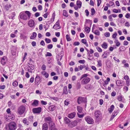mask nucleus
<instances>
[{
    "label": "nucleus",
    "instance_id": "obj_12",
    "mask_svg": "<svg viewBox=\"0 0 130 130\" xmlns=\"http://www.w3.org/2000/svg\"><path fill=\"white\" fill-rule=\"evenodd\" d=\"M53 28L55 30L59 29L60 28V25L59 20H58L53 27Z\"/></svg>",
    "mask_w": 130,
    "mask_h": 130
},
{
    "label": "nucleus",
    "instance_id": "obj_14",
    "mask_svg": "<svg viewBox=\"0 0 130 130\" xmlns=\"http://www.w3.org/2000/svg\"><path fill=\"white\" fill-rule=\"evenodd\" d=\"M7 61V57L5 56H4L1 59V63L3 65H4L6 63Z\"/></svg>",
    "mask_w": 130,
    "mask_h": 130
},
{
    "label": "nucleus",
    "instance_id": "obj_33",
    "mask_svg": "<svg viewBox=\"0 0 130 130\" xmlns=\"http://www.w3.org/2000/svg\"><path fill=\"white\" fill-rule=\"evenodd\" d=\"M82 108L79 106L77 107V110L78 112L80 113H81L82 111Z\"/></svg>",
    "mask_w": 130,
    "mask_h": 130
},
{
    "label": "nucleus",
    "instance_id": "obj_2",
    "mask_svg": "<svg viewBox=\"0 0 130 130\" xmlns=\"http://www.w3.org/2000/svg\"><path fill=\"white\" fill-rule=\"evenodd\" d=\"M94 116L95 118L96 121L98 122L101 121L102 117V113L99 110L95 111L94 112Z\"/></svg>",
    "mask_w": 130,
    "mask_h": 130
},
{
    "label": "nucleus",
    "instance_id": "obj_59",
    "mask_svg": "<svg viewBox=\"0 0 130 130\" xmlns=\"http://www.w3.org/2000/svg\"><path fill=\"white\" fill-rule=\"evenodd\" d=\"M117 35V34L116 32H115V33L113 34L112 35V38H113L115 39L116 38Z\"/></svg>",
    "mask_w": 130,
    "mask_h": 130
},
{
    "label": "nucleus",
    "instance_id": "obj_54",
    "mask_svg": "<svg viewBox=\"0 0 130 130\" xmlns=\"http://www.w3.org/2000/svg\"><path fill=\"white\" fill-rule=\"evenodd\" d=\"M53 45L52 44H49L47 46V48L48 49H51L52 48Z\"/></svg>",
    "mask_w": 130,
    "mask_h": 130
},
{
    "label": "nucleus",
    "instance_id": "obj_26",
    "mask_svg": "<svg viewBox=\"0 0 130 130\" xmlns=\"http://www.w3.org/2000/svg\"><path fill=\"white\" fill-rule=\"evenodd\" d=\"M37 35V34L36 32H33L32 33V35L30 37V39H33L35 38L36 37Z\"/></svg>",
    "mask_w": 130,
    "mask_h": 130
},
{
    "label": "nucleus",
    "instance_id": "obj_62",
    "mask_svg": "<svg viewBox=\"0 0 130 130\" xmlns=\"http://www.w3.org/2000/svg\"><path fill=\"white\" fill-rule=\"evenodd\" d=\"M97 6L99 7L100 6L101 3V0H97Z\"/></svg>",
    "mask_w": 130,
    "mask_h": 130
},
{
    "label": "nucleus",
    "instance_id": "obj_41",
    "mask_svg": "<svg viewBox=\"0 0 130 130\" xmlns=\"http://www.w3.org/2000/svg\"><path fill=\"white\" fill-rule=\"evenodd\" d=\"M118 112L117 111H114L112 113V116L114 117H115L118 114Z\"/></svg>",
    "mask_w": 130,
    "mask_h": 130
},
{
    "label": "nucleus",
    "instance_id": "obj_4",
    "mask_svg": "<svg viewBox=\"0 0 130 130\" xmlns=\"http://www.w3.org/2000/svg\"><path fill=\"white\" fill-rule=\"evenodd\" d=\"M26 107L23 105L20 106L18 108L17 112L20 115H21L24 113L25 111Z\"/></svg>",
    "mask_w": 130,
    "mask_h": 130
},
{
    "label": "nucleus",
    "instance_id": "obj_39",
    "mask_svg": "<svg viewBox=\"0 0 130 130\" xmlns=\"http://www.w3.org/2000/svg\"><path fill=\"white\" fill-rule=\"evenodd\" d=\"M23 122L26 125H28L29 124V122L28 121H27L26 119V118H24L23 119Z\"/></svg>",
    "mask_w": 130,
    "mask_h": 130
},
{
    "label": "nucleus",
    "instance_id": "obj_30",
    "mask_svg": "<svg viewBox=\"0 0 130 130\" xmlns=\"http://www.w3.org/2000/svg\"><path fill=\"white\" fill-rule=\"evenodd\" d=\"M114 42L116 44V45L118 47L120 45V43L118 40H116L114 41Z\"/></svg>",
    "mask_w": 130,
    "mask_h": 130
},
{
    "label": "nucleus",
    "instance_id": "obj_57",
    "mask_svg": "<svg viewBox=\"0 0 130 130\" xmlns=\"http://www.w3.org/2000/svg\"><path fill=\"white\" fill-rule=\"evenodd\" d=\"M12 15V16L10 17L9 18L10 19H13V18L14 17L15 15V14L14 13V12L12 13H11Z\"/></svg>",
    "mask_w": 130,
    "mask_h": 130
},
{
    "label": "nucleus",
    "instance_id": "obj_37",
    "mask_svg": "<svg viewBox=\"0 0 130 130\" xmlns=\"http://www.w3.org/2000/svg\"><path fill=\"white\" fill-rule=\"evenodd\" d=\"M92 32H93L95 35H97L99 36L100 35V32L98 30H96L94 32H93V30H92Z\"/></svg>",
    "mask_w": 130,
    "mask_h": 130
},
{
    "label": "nucleus",
    "instance_id": "obj_15",
    "mask_svg": "<svg viewBox=\"0 0 130 130\" xmlns=\"http://www.w3.org/2000/svg\"><path fill=\"white\" fill-rule=\"evenodd\" d=\"M77 124V122L75 120L69 123L68 126L70 127H72L76 126Z\"/></svg>",
    "mask_w": 130,
    "mask_h": 130
},
{
    "label": "nucleus",
    "instance_id": "obj_36",
    "mask_svg": "<svg viewBox=\"0 0 130 130\" xmlns=\"http://www.w3.org/2000/svg\"><path fill=\"white\" fill-rule=\"evenodd\" d=\"M25 13L27 14L28 19H29L31 14L30 12L28 11H25Z\"/></svg>",
    "mask_w": 130,
    "mask_h": 130
},
{
    "label": "nucleus",
    "instance_id": "obj_20",
    "mask_svg": "<svg viewBox=\"0 0 130 130\" xmlns=\"http://www.w3.org/2000/svg\"><path fill=\"white\" fill-rule=\"evenodd\" d=\"M75 112H73L69 115L68 117L71 119L73 118L75 116Z\"/></svg>",
    "mask_w": 130,
    "mask_h": 130
},
{
    "label": "nucleus",
    "instance_id": "obj_63",
    "mask_svg": "<svg viewBox=\"0 0 130 130\" xmlns=\"http://www.w3.org/2000/svg\"><path fill=\"white\" fill-rule=\"evenodd\" d=\"M5 87V86L4 85H0V89H4Z\"/></svg>",
    "mask_w": 130,
    "mask_h": 130
},
{
    "label": "nucleus",
    "instance_id": "obj_43",
    "mask_svg": "<svg viewBox=\"0 0 130 130\" xmlns=\"http://www.w3.org/2000/svg\"><path fill=\"white\" fill-rule=\"evenodd\" d=\"M8 106L10 107H11L13 106V104L10 101H9L8 102Z\"/></svg>",
    "mask_w": 130,
    "mask_h": 130
},
{
    "label": "nucleus",
    "instance_id": "obj_13",
    "mask_svg": "<svg viewBox=\"0 0 130 130\" xmlns=\"http://www.w3.org/2000/svg\"><path fill=\"white\" fill-rule=\"evenodd\" d=\"M41 111V108L40 107L33 108L32 111L34 113H40Z\"/></svg>",
    "mask_w": 130,
    "mask_h": 130
},
{
    "label": "nucleus",
    "instance_id": "obj_23",
    "mask_svg": "<svg viewBox=\"0 0 130 130\" xmlns=\"http://www.w3.org/2000/svg\"><path fill=\"white\" fill-rule=\"evenodd\" d=\"M55 106L51 105L50 106L48 107L49 110L50 111H53L55 110Z\"/></svg>",
    "mask_w": 130,
    "mask_h": 130
},
{
    "label": "nucleus",
    "instance_id": "obj_9",
    "mask_svg": "<svg viewBox=\"0 0 130 130\" xmlns=\"http://www.w3.org/2000/svg\"><path fill=\"white\" fill-rule=\"evenodd\" d=\"M49 130H58L55 127V124L54 123H50Z\"/></svg>",
    "mask_w": 130,
    "mask_h": 130
},
{
    "label": "nucleus",
    "instance_id": "obj_52",
    "mask_svg": "<svg viewBox=\"0 0 130 130\" xmlns=\"http://www.w3.org/2000/svg\"><path fill=\"white\" fill-rule=\"evenodd\" d=\"M52 56V54L51 53L47 52L46 54H45V57H47V56Z\"/></svg>",
    "mask_w": 130,
    "mask_h": 130
},
{
    "label": "nucleus",
    "instance_id": "obj_10",
    "mask_svg": "<svg viewBox=\"0 0 130 130\" xmlns=\"http://www.w3.org/2000/svg\"><path fill=\"white\" fill-rule=\"evenodd\" d=\"M86 98L80 97L78 98L77 102L79 104H80L82 102H86Z\"/></svg>",
    "mask_w": 130,
    "mask_h": 130
},
{
    "label": "nucleus",
    "instance_id": "obj_22",
    "mask_svg": "<svg viewBox=\"0 0 130 130\" xmlns=\"http://www.w3.org/2000/svg\"><path fill=\"white\" fill-rule=\"evenodd\" d=\"M82 3L81 1L78 0L76 2V5L78 6V8H80L81 7Z\"/></svg>",
    "mask_w": 130,
    "mask_h": 130
},
{
    "label": "nucleus",
    "instance_id": "obj_18",
    "mask_svg": "<svg viewBox=\"0 0 130 130\" xmlns=\"http://www.w3.org/2000/svg\"><path fill=\"white\" fill-rule=\"evenodd\" d=\"M109 55V53L107 51H105L103 53V54L102 56L103 58H106Z\"/></svg>",
    "mask_w": 130,
    "mask_h": 130
},
{
    "label": "nucleus",
    "instance_id": "obj_21",
    "mask_svg": "<svg viewBox=\"0 0 130 130\" xmlns=\"http://www.w3.org/2000/svg\"><path fill=\"white\" fill-rule=\"evenodd\" d=\"M63 93L66 94H68V91H67V88L66 86H65L63 87Z\"/></svg>",
    "mask_w": 130,
    "mask_h": 130
},
{
    "label": "nucleus",
    "instance_id": "obj_1",
    "mask_svg": "<svg viewBox=\"0 0 130 130\" xmlns=\"http://www.w3.org/2000/svg\"><path fill=\"white\" fill-rule=\"evenodd\" d=\"M6 130H15L17 128L16 124L14 122H11L6 126Z\"/></svg>",
    "mask_w": 130,
    "mask_h": 130
},
{
    "label": "nucleus",
    "instance_id": "obj_8",
    "mask_svg": "<svg viewBox=\"0 0 130 130\" xmlns=\"http://www.w3.org/2000/svg\"><path fill=\"white\" fill-rule=\"evenodd\" d=\"M85 120L87 123L89 124H92L94 123V120L91 117L87 116L85 118Z\"/></svg>",
    "mask_w": 130,
    "mask_h": 130
},
{
    "label": "nucleus",
    "instance_id": "obj_38",
    "mask_svg": "<svg viewBox=\"0 0 130 130\" xmlns=\"http://www.w3.org/2000/svg\"><path fill=\"white\" fill-rule=\"evenodd\" d=\"M91 15H93L95 13V11L93 8H92L91 9Z\"/></svg>",
    "mask_w": 130,
    "mask_h": 130
},
{
    "label": "nucleus",
    "instance_id": "obj_60",
    "mask_svg": "<svg viewBox=\"0 0 130 130\" xmlns=\"http://www.w3.org/2000/svg\"><path fill=\"white\" fill-rule=\"evenodd\" d=\"M41 103L43 105H46L47 104V102H46L44 101H41Z\"/></svg>",
    "mask_w": 130,
    "mask_h": 130
},
{
    "label": "nucleus",
    "instance_id": "obj_31",
    "mask_svg": "<svg viewBox=\"0 0 130 130\" xmlns=\"http://www.w3.org/2000/svg\"><path fill=\"white\" fill-rule=\"evenodd\" d=\"M64 121L66 123L69 124L70 121V120L67 117H65L64 119Z\"/></svg>",
    "mask_w": 130,
    "mask_h": 130
},
{
    "label": "nucleus",
    "instance_id": "obj_7",
    "mask_svg": "<svg viewBox=\"0 0 130 130\" xmlns=\"http://www.w3.org/2000/svg\"><path fill=\"white\" fill-rule=\"evenodd\" d=\"M27 24L31 28H34L35 27V22L32 19L30 20L28 22Z\"/></svg>",
    "mask_w": 130,
    "mask_h": 130
},
{
    "label": "nucleus",
    "instance_id": "obj_6",
    "mask_svg": "<svg viewBox=\"0 0 130 130\" xmlns=\"http://www.w3.org/2000/svg\"><path fill=\"white\" fill-rule=\"evenodd\" d=\"M90 79L89 77H85L83 78L81 82L82 85H85L88 83L90 81Z\"/></svg>",
    "mask_w": 130,
    "mask_h": 130
},
{
    "label": "nucleus",
    "instance_id": "obj_11",
    "mask_svg": "<svg viewBox=\"0 0 130 130\" xmlns=\"http://www.w3.org/2000/svg\"><path fill=\"white\" fill-rule=\"evenodd\" d=\"M20 18L21 19L24 20H26L28 19V17L26 14L24 12H22L20 14Z\"/></svg>",
    "mask_w": 130,
    "mask_h": 130
},
{
    "label": "nucleus",
    "instance_id": "obj_47",
    "mask_svg": "<svg viewBox=\"0 0 130 130\" xmlns=\"http://www.w3.org/2000/svg\"><path fill=\"white\" fill-rule=\"evenodd\" d=\"M45 41L47 43H50L51 41V40L50 39L47 38H46L45 39Z\"/></svg>",
    "mask_w": 130,
    "mask_h": 130
},
{
    "label": "nucleus",
    "instance_id": "obj_64",
    "mask_svg": "<svg viewBox=\"0 0 130 130\" xmlns=\"http://www.w3.org/2000/svg\"><path fill=\"white\" fill-rule=\"evenodd\" d=\"M75 64V63L73 61H71L69 63V65L71 66L74 65Z\"/></svg>",
    "mask_w": 130,
    "mask_h": 130
},
{
    "label": "nucleus",
    "instance_id": "obj_45",
    "mask_svg": "<svg viewBox=\"0 0 130 130\" xmlns=\"http://www.w3.org/2000/svg\"><path fill=\"white\" fill-rule=\"evenodd\" d=\"M55 12H54L52 14V18L51 19V20H53L52 22H53L54 21V19L55 18Z\"/></svg>",
    "mask_w": 130,
    "mask_h": 130
},
{
    "label": "nucleus",
    "instance_id": "obj_51",
    "mask_svg": "<svg viewBox=\"0 0 130 130\" xmlns=\"http://www.w3.org/2000/svg\"><path fill=\"white\" fill-rule=\"evenodd\" d=\"M69 101L68 99H66L64 101V104L66 105H68L69 104Z\"/></svg>",
    "mask_w": 130,
    "mask_h": 130
},
{
    "label": "nucleus",
    "instance_id": "obj_40",
    "mask_svg": "<svg viewBox=\"0 0 130 130\" xmlns=\"http://www.w3.org/2000/svg\"><path fill=\"white\" fill-rule=\"evenodd\" d=\"M97 65L99 67H101L102 66V61L101 60H99L97 61Z\"/></svg>",
    "mask_w": 130,
    "mask_h": 130
},
{
    "label": "nucleus",
    "instance_id": "obj_53",
    "mask_svg": "<svg viewBox=\"0 0 130 130\" xmlns=\"http://www.w3.org/2000/svg\"><path fill=\"white\" fill-rule=\"evenodd\" d=\"M96 48L99 52H102V49L100 47L97 46V47Z\"/></svg>",
    "mask_w": 130,
    "mask_h": 130
},
{
    "label": "nucleus",
    "instance_id": "obj_50",
    "mask_svg": "<svg viewBox=\"0 0 130 130\" xmlns=\"http://www.w3.org/2000/svg\"><path fill=\"white\" fill-rule=\"evenodd\" d=\"M104 35L106 37H109L110 36V33L109 32H106L104 34Z\"/></svg>",
    "mask_w": 130,
    "mask_h": 130
},
{
    "label": "nucleus",
    "instance_id": "obj_27",
    "mask_svg": "<svg viewBox=\"0 0 130 130\" xmlns=\"http://www.w3.org/2000/svg\"><path fill=\"white\" fill-rule=\"evenodd\" d=\"M110 78L109 77H108L104 81V86H105V85H106L108 84L109 82L110 81Z\"/></svg>",
    "mask_w": 130,
    "mask_h": 130
},
{
    "label": "nucleus",
    "instance_id": "obj_29",
    "mask_svg": "<svg viewBox=\"0 0 130 130\" xmlns=\"http://www.w3.org/2000/svg\"><path fill=\"white\" fill-rule=\"evenodd\" d=\"M114 106L113 105H112L111 106L110 108H109L108 109V111L110 113H111L112 112L114 109Z\"/></svg>",
    "mask_w": 130,
    "mask_h": 130
},
{
    "label": "nucleus",
    "instance_id": "obj_19",
    "mask_svg": "<svg viewBox=\"0 0 130 130\" xmlns=\"http://www.w3.org/2000/svg\"><path fill=\"white\" fill-rule=\"evenodd\" d=\"M48 129V126L46 123H44L42 126V130H47Z\"/></svg>",
    "mask_w": 130,
    "mask_h": 130
},
{
    "label": "nucleus",
    "instance_id": "obj_56",
    "mask_svg": "<svg viewBox=\"0 0 130 130\" xmlns=\"http://www.w3.org/2000/svg\"><path fill=\"white\" fill-rule=\"evenodd\" d=\"M77 115L78 117L80 118H82L84 116V114H80L78 113H77Z\"/></svg>",
    "mask_w": 130,
    "mask_h": 130
},
{
    "label": "nucleus",
    "instance_id": "obj_5",
    "mask_svg": "<svg viewBox=\"0 0 130 130\" xmlns=\"http://www.w3.org/2000/svg\"><path fill=\"white\" fill-rule=\"evenodd\" d=\"M41 78L37 74L35 78V84L37 85H38L41 82Z\"/></svg>",
    "mask_w": 130,
    "mask_h": 130
},
{
    "label": "nucleus",
    "instance_id": "obj_61",
    "mask_svg": "<svg viewBox=\"0 0 130 130\" xmlns=\"http://www.w3.org/2000/svg\"><path fill=\"white\" fill-rule=\"evenodd\" d=\"M6 111L7 113V114H9L12 113L11 112L10 109L9 108L7 109L6 110Z\"/></svg>",
    "mask_w": 130,
    "mask_h": 130
},
{
    "label": "nucleus",
    "instance_id": "obj_34",
    "mask_svg": "<svg viewBox=\"0 0 130 130\" xmlns=\"http://www.w3.org/2000/svg\"><path fill=\"white\" fill-rule=\"evenodd\" d=\"M85 88L86 89H89L91 88V86L90 84H88L85 86Z\"/></svg>",
    "mask_w": 130,
    "mask_h": 130
},
{
    "label": "nucleus",
    "instance_id": "obj_55",
    "mask_svg": "<svg viewBox=\"0 0 130 130\" xmlns=\"http://www.w3.org/2000/svg\"><path fill=\"white\" fill-rule=\"evenodd\" d=\"M94 56L98 58L99 57V53L98 52H95L94 54Z\"/></svg>",
    "mask_w": 130,
    "mask_h": 130
},
{
    "label": "nucleus",
    "instance_id": "obj_58",
    "mask_svg": "<svg viewBox=\"0 0 130 130\" xmlns=\"http://www.w3.org/2000/svg\"><path fill=\"white\" fill-rule=\"evenodd\" d=\"M29 66V68L31 70H33L34 68V66L32 64H30V66Z\"/></svg>",
    "mask_w": 130,
    "mask_h": 130
},
{
    "label": "nucleus",
    "instance_id": "obj_35",
    "mask_svg": "<svg viewBox=\"0 0 130 130\" xmlns=\"http://www.w3.org/2000/svg\"><path fill=\"white\" fill-rule=\"evenodd\" d=\"M63 15L66 17H67L68 16V15L66 11L65 10H64L63 11Z\"/></svg>",
    "mask_w": 130,
    "mask_h": 130
},
{
    "label": "nucleus",
    "instance_id": "obj_49",
    "mask_svg": "<svg viewBox=\"0 0 130 130\" xmlns=\"http://www.w3.org/2000/svg\"><path fill=\"white\" fill-rule=\"evenodd\" d=\"M88 76V74H86L83 75L80 78V79H81L82 78H83L85 77H87Z\"/></svg>",
    "mask_w": 130,
    "mask_h": 130
},
{
    "label": "nucleus",
    "instance_id": "obj_42",
    "mask_svg": "<svg viewBox=\"0 0 130 130\" xmlns=\"http://www.w3.org/2000/svg\"><path fill=\"white\" fill-rule=\"evenodd\" d=\"M90 28L89 27H86L85 28V30L86 32L89 33L90 31Z\"/></svg>",
    "mask_w": 130,
    "mask_h": 130
},
{
    "label": "nucleus",
    "instance_id": "obj_46",
    "mask_svg": "<svg viewBox=\"0 0 130 130\" xmlns=\"http://www.w3.org/2000/svg\"><path fill=\"white\" fill-rule=\"evenodd\" d=\"M13 86L14 87H17L18 86V82L16 81L14 82L12 84Z\"/></svg>",
    "mask_w": 130,
    "mask_h": 130
},
{
    "label": "nucleus",
    "instance_id": "obj_24",
    "mask_svg": "<svg viewBox=\"0 0 130 130\" xmlns=\"http://www.w3.org/2000/svg\"><path fill=\"white\" fill-rule=\"evenodd\" d=\"M38 104V101L37 100H35L34 102L32 104V105L36 106H37Z\"/></svg>",
    "mask_w": 130,
    "mask_h": 130
},
{
    "label": "nucleus",
    "instance_id": "obj_28",
    "mask_svg": "<svg viewBox=\"0 0 130 130\" xmlns=\"http://www.w3.org/2000/svg\"><path fill=\"white\" fill-rule=\"evenodd\" d=\"M123 97L122 95H120L118 97V99L119 101H122V102H124L123 100H122Z\"/></svg>",
    "mask_w": 130,
    "mask_h": 130
},
{
    "label": "nucleus",
    "instance_id": "obj_48",
    "mask_svg": "<svg viewBox=\"0 0 130 130\" xmlns=\"http://www.w3.org/2000/svg\"><path fill=\"white\" fill-rule=\"evenodd\" d=\"M51 99L57 101L59 100V99L57 97H50Z\"/></svg>",
    "mask_w": 130,
    "mask_h": 130
},
{
    "label": "nucleus",
    "instance_id": "obj_16",
    "mask_svg": "<svg viewBox=\"0 0 130 130\" xmlns=\"http://www.w3.org/2000/svg\"><path fill=\"white\" fill-rule=\"evenodd\" d=\"M124 78L126 80L127 85L129 86V79L128 76L127 75H125L124 77Z\"/></svg>",
    "mask_w": 130,
    "mask_h": 130
},
{
    "label": "nucleus",
    "instance_id": "obj_44",
    "mask_svg": "<svg viewBox=\"0 0 130 130\" xmlns=\"http://www.w3.org/2000/svg\"><path fill=\"white\" fill-rule=\"evenodd\" d=\"M66 38L67 41H70L71 40L70 36L69 35H66Z\"/></svg>",
    "mask_w": 130,
    "mask_h": 130
},
{
    "label": "nucleus",
    "instance_id": "obj_17",
    "mask_svg": "<svg viewBox=\"0 0 130 130\" xmlns=\"http://www.w3.org/2000/svg\"><path fill=\"white\" fill-rule=\"evenodd\" d=\"M45 121L46 122L48 121V123L49 125H50V123L51 122L52 123H54L51 120V118L50 117H48L45 118Z\"/></svg>",
    "mask_w": 130,
    "mask_h": 130
},
{
    "label": "nucleus",
    "instance_id": "obj_32",
    "mask_svg": "<svg viewBox=\"0 0 130 130\" xmlns=\"http://www.w3.org/2000/svg\"><path fill=\"white\" fill-rule=\"evenodd\" d=\"M122 83L120 80H117L116 82V84L117 86H120L122 84Z\"/></svg>",
    "mask_w": 130,
    "mask_h": 130
},
{
    "label": "nucleus",
    "instance_id": "obj_25",
    "mask_svg": "<svg viewBox=\"0 0 130 130\" xmlns=\"http://www.w3.org/2000/svg\"><path fill=\"white\" fill-rule=\"evenodd\" d=\"M101 46L102 48L104 49H106L108 47V45L107 43L106 42H104L101 45Z\"/></svg>",
    "mask_w": 130,
    "mask_h": 130
},
{
    "label": "nucleus",
    "instance_id": "obj_3",
    "mask_svg": "<svg viewBox=\"0 0 130 130\" xmlns=\"http://www.w3.org/2000/svg\"><path fill=\"white\" fill-rule=\"evenodd\" d=\"M4 117L5 120L8 121H9L11 120H13L15 118V115L12 112L9 114H6Z\"/></svg>",
    "mask_w": 130,
    "mask_h": 130
}]
</instances>
